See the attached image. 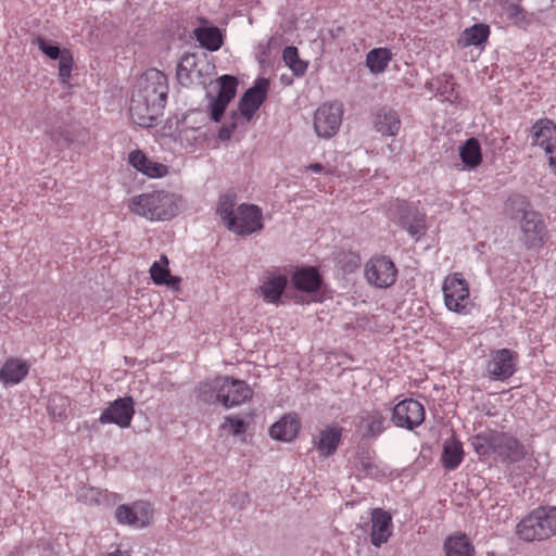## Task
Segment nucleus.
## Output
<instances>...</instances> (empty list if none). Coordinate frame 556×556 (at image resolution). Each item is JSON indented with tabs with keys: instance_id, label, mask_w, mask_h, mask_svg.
Segmentation results:
<instances>
[{
	"instance_id": "nucleus-1",
	"label": "nucleus",
	"mask_w": 556,
	"mask_h": 556,
	"mask_svg": "<svg viewBox=\"0 0 556 556\" xmlns=\"http://www.w3.org/2000/svg\"><path fill=\"white\" fill-rule=\"evenodd\" d=\"M168 93L167 77L159 70H147L138 79L130 99V115L140 127H153L162 114Z\"/></svg>"
},
{
	"instance_id": "nucleus-2",
	"label": "nucleus",
	"mask_w": 556,
	"mask_h": 556,
	"mask_svg": "<svg viewBox=\"0 0 556 556\" xmlns=\"http://www.w3.org/2000/svg\"><path fill=\"white\" fill-rule=\"evenodd\" d=\"M506 213L510 219L519 224V240L528 250H536L544 245L547 238L545 220L542 214L532 210L526 197L511 195L506 204Z\"/></svg>"
},
{
	"instance_id": "nucleus-3",
	"label": "nucleus",
	"mask_w": 556,
	"mask_h": 556,
	"mask_svg": "<svg viewBox=\"0 0 556 556\" xmlns=\"http://www.w3.org/2000/svg\"><path fill=\"white\" fill-rule=\"evenodd\" d=\"M180 200V197L173 192L159 190L134 197L128 208L150 220H167L179 213Z\"/></svg>"
},
{
	"instance_id": "nucleus-4",
	"label": "nucleus",
	"mask_w": 556,
	"mask_h": 556,
	"mask_svg": "<svg viewBox=\"0 0 556 556\" xmlns=\"http://www.w3.org/2000/svg\"><path fill=\"white\" fill-rule=\"evenodd\" d=\"M200 395L205 402H217L230 408L250 400L253 391L243 380L217 377L202 386Z\"/></svg>"
},
{
	"instance_id": "nucleus-5",
	"label": "nucleus",
	"mask_w": 556,
	"mask_h": 556,
	"mask_svg": "<svg viewBox=\"0 0 556 556\" xmlns=\"http://www.w3.org/2000/svg\"><path fill=\"white\" fill-rule=\"evenodd\" d=\"M517 535L527 542L543 541L556 535V507L533 509L516 527Z\"/></svg>"
},
{
	"instance_id": "nucleus-6",
	"label": "nucleus",
	"mask_w": 556,
	"mask_h": 556,
	"mask_svg": "<svg viewBox=\"0 0 556 556\" xmlns=\"http://www.w3.org/2000/svg\"><path fill=\"white\" fill-rule=\"evenodd\" d=\"M445 306L455 313L466 314L470 306L469 287L460 274L447 276L443 281Z\"/></svg>"
},
{
	"instance_id": "nucleus-7",
	"label": "nucleus",
	"mask_w": 556,
	"mask_h": 556,
	"mask_svg": "<svg viewBox=\"0 0 556 556\" xmlns=\"http://www.w3.org/2000/svg\"><path fill=\"white\" fill-rule=\"evenodd\" d=\"M343 106L339 102L324 103L314 114V129L318 137L329 139L334 136L342 123Z\"/></svg>"
},
{
	"instance_id": "nucleus-8",
	"label": "nucleus",
	"mask_w": 556,
	"mask_h": 556,
	"mask_svg": "<svg viewBox=\"0 0 556 556\" xmlns=\"http://www.w3.org/2000/svg\"><path fill=\"white\" fill-rule=\"evenodd\" d=\"M518 359V354L509 349L494 350L489 354L485 376L495 381L507 380L515 374Z\"/></svg>"
},
{
	"instance_id": "nucleus-9",
	"label": "nucleus",
	"mask_w": 556,
	"mask_h": 556,
	"mask_svg": "<svg viewBox=\"0 0 556 556\" xmlns=\"http://www.w3.org/2000/svg\"><path fill=\"white\" fill-rule=\"evenodd\" d=\"M396 277L397 269L387 256L371 257L365 266V278L369 285L376 288L391 287L396 281Z\"/></svg>"
},
{
	"instance_id": "nucleus-10",
	"label": "nucleus",
	"mask_w": 556,
	"mask_h": 556,
	"mask_svg": "<svg viewBox=\"0 0 556 556\" xmlns=\"http://www.w3.org/2000/svg\"><path fill=\"white\" fill-rule=\"evenodd\" d=\"M532 144L540 147L547 155L548 165L556 175V124L540 119L531 127Z\"/></svg>"
},
{
	"instance_id": "nucleus-11",
	"label": "nucleus",
	"mask_w": 556,
	"mask_h": 556,
	"mask_svg": "<svg viewBox=\"0 0 556 556\" xmlns=\"http://www.w3.org/2000/svg\"><path fill=\"white\" fill-rule=\"evenodd\" d=\"M394 219L414 238L418 239L425 232V213L420 212L414 204L396 201Z\"/></svg>"
},
{
	"instance_id": "nucleus-12",
	"label": "nucleus",
	"mask_w": 556,
	"mask_h": 556,
	"mask_svg": "<svg viewBox=\"0 0 556 556\" xmlns=\"http://www.w3.org/2000/svg\"><path fill=\"white\" fill-rule=\"evenodd\" d=\"M262 211L254 204H241L235 219H230L229 230L241 236L251 235L263 229Z\"/></svg>"
},
{
	"instance_id": "nucleus-13",
	"label": "nucleus",
	"mask_w": 556,
	"mask_h": 556,
	"mask_svg": "<svg viewBox=\"0 0 556 556\" xmlns=\"http://www.w3.org/2000/svg\"><path fill=\"white\" fill-rule=\"evenodd\" d=\"M425 420V408L416 400L407 399L397 403L392 410V421L395 426L413 430Z\"/></svg>"
},
{
	"instance_id": "nucleus-14",
	"label": "nucleus",
	"mask_w": 556,
	"mask_h": 556,
	"mask_svg": "<svg viewBox=\"0 0 556 556\" xmlns=\"http://www.w3.org/2000/svg\"><path fill=\"white\" fill-rule=\"evenodd\" d=\"M153 509L149 503L136 502L131 505H119L115 510V518L119 525L134 528H144L150 525Z\"/></svg>"
},
{
	"instance_id": "nucleus-15",
	"label": "nucleus",
	"mask_w": 556,
	"mask_h": 556,
	"mask_svg": "<svg viewBox=\"0 0 556 556\" xmlns=\"http://www.w3.org/2000/svg\"><path fill=\"white\" fill-rule=\"evenodd\" d=\"M134 406L135 403L131 396L118 397L101 413L99 421L102 425L114 424L121 428H127L135 415Z\"/></svg>"
},
{
	"instance_id": "nucleus-16",
	"label": "nucleus",
	"mask_w": 556,
	"mask_h": 556,
	"mask_svg": "<svg viewBox=\"0 0 556 556\" xmlns=\"http://www.w3.org/2000/svg\"><path fill=\"white\" fill-rule=\"evenodd\" d=\"M495 455L502 463L515 464L526 458L528 450L513 434L497 431Z\"/></svg>"
},
{
	"instance_id": "nucleus-17",
	"label": "nucleus",
	"mask_w": 556,
	"mask_h": 556,
	"mask_svg": "<svg viewBox=\"0 0 556 556\" xmlns=\"http://www.w3.org/2000/svg\"><path fill=\"white\" fill-rule=\"evenodd\" d=\"M34 43L51 60L59 59V77L63 84H67L73 67V55L70 50H61L59 46L47 41L42 37H37Z\"/></svg>"
},
{
	"instance_id": "nucleus-18",
	"label": "nucleus",
	"mask_w": 556,
	"mask_h": 556,
	"mask_svg": "<svg viewBox=\"0 0 556 556\" xmlns=\"http://www.w3.org/2000/svg\"><path fill=\"white\" fill-rule=\"evenodd\" d=\"M269 81L266 78L256 79L253 87L248 89L239 101V110L247 121H250L266 99Z\"/></svg>"
},
{
	"instance_id": "nucleus-19",
	"label": "nucleus",
	"mask_w": 556,
	"mask_h": 556,
	"mask_svg": "<svg viewBox=\"0 0 556 556\" xmlns=\"http://www.w3.org/2000/svg\"><path fill=\"white\" fill-rule=\"evenodd\" d=\"M357 418L356 429L363 439H375L386 430L387 416L378 409H364Z\"/></svg>"
},
{
	"instance_id": "nucleus-20",
	"label": "nucleus",
	"mask_w": 556,
	"mask_h": 556,
	"mask_svg": "<svg viewBox=\"0 0 556 556\" xmlns=\"http://www.w3.org/2000/svg\"><path fill=\"white\" fill-rule=\"evenodd\" d=\"M288 283V278L279 269L267 270L258 287V292L267 303H277Z\"/></svg>"
},
{
	"instance_id": "nucleus-21",
	"label": "nucleus",
	"mask_w": 556,
	"mask_h": 556,
	"mask_svg": "<svg viewBox=\"0 0 556 556\" xmlns=\"http://www.w3.org/2000/svg\"><path fill=\"white\" fill-rule=\"evenodd\" d=\"M371 521L370 541L372 545L379 547L386 543L391 535L392 519L387 511L376 508L372 510Z\"/></svg>"
},
{
	"instance_id": "nucleus-22",
	"label": "nucleus",
	"mask_w": 556,
	"mask_h": 556,
	"mask_svg": "<svg viewBox=\"0 0 556 556\" xmlns=\"http://www.w3.org/2000/svg\"><path fill=\"white\" fill-rule=\"evenodd\" d=\"M29 365L20 358H9L0 369V381L3 384H17L28 374Z\"/></svg>"
},
{
	"instance_id": "nucleus-23",
	"label": "nucleus",
	"mask_w": 556,
	"mask_h": 556,
	"mask_svg": "<svg viewBox=\"0 0 556 556\" xmlns=\"http://www.w3.org/2000/svg\"><path fill=\"white\" fill-rule=\"evenodd\" d=\"M292 283L296 290L312 293L320 288L321 277L315 268L305 267L294 271Z\"/></svg>"
},
{
	"instance_id": "nucleus-24",
	"label": "nucleus",
	"mask_w": 556,
	"mask_h": 556,
	"mask_svg": "<svg viewBox=\"0 0 556 556\" xmlns=\"http://www.w3.org/2000/svg\"><path fill=\"white\" fill-rule=\"evenodd\" d=\"M299 429V419L291 415H285L270 427L269 434L274 440L289 442L296 437Z\"/></svg>"
},
{
	"instance_id": "nucleus-25",
	"label": "nucleus",
	"mask_w": 556,
	"mask_h": 556,
	"mask_svg": "<svg viewBox=\"0 0 556 556\" xmlns=\"http://www.w3.org/2000/svg\"><path fill=\"white\" fill-rule=\"evenodd\" d=\"M463 458L464 450L462 442L455 437L445 440L441 456L443 467L447 470H455L463 462Z\"/></svg>"
},
{
	"instance_id": "nucleus-26",
	"label": "nucleus",
	"mask_w": 556,
	"mask_h": 556,
	"mask_svg": "<svg viewBox=\"0 0 556 556\" xmlns=\"http://www.w3.org/2000/svg\"><path fill=\"white\" fill-rule=\"evenodd\" d=\"M375 127L382 135L395 136L401 128L400 116L394 110L383 108L376 115Z\"/></svg>"
},
{
	"instance_id": "nucleus-27",
	"label": "nucleus",
	"mask_w": 556,
	"mask_h": 556,
	"mask_svg": "<svg viewBox=\"0 0 556 556\" xmlns=\"http://www.w3.org/2000/svg\"><path fill=\"white\" fill-rule=\"evenodd\" d=\"M151 279L156 285H166L169 288H178L180 278L172 276L168 268V258L162 254L160 261L152 264L150 268Z\"/></svg>"
},
{
	"instance_id": "nucleus-28",
	"label": "nucleus",
	"mask_w": 556,
	"mask_h": 556,
	"mask_svg": "<svg viewBox=\"0 0 556 556\" xmlns=\"http://www.w3.org/2000/svg\"><path fill=\"white\" fill-rule=\"evenodd\" d=\"M444 552L445 556H475V548L465 534L446 538Z\"/></svg>"
},
{
	"instance_id": "nucleus-29",
	"label": "nucleus",
	"mask_w": 556,
	"mask_h": 556,
	"mask_svg": "<svg viewBox=\"0 0 556 556\" xmlns=\"http://www.w3.org/2000/svg\"><path fill=\"white\" fill-rule=\"evenodd\" d=\"M340 440L341 430L337 427H331L320 432L315 445L321 456L328 457L337 451Z\"/></svg>"
},
{
	"instance_id": "nucleus-30",
	"label": "nucleus",
	"mask_w": 556,
	"mask_h": 556,
	"mask_svg": "<svg viewBox=\"0 0 556 556\" xmlns=\"http://www.w3.org/2000/svg\"><path fill=\"white\" fill-rule=\"evenodd\" d=\"M490 36V26L483 23L475 24L466 28L459 38V43L463 47L481 46Z\"/></svg>"
},
{
	"instance_id": "nucleus-31",
	"label": "nucleus",
	"mask_w": 556,
	"mask_h": 556,
	"mask_svg": "<svg viewBox=\"0 0 556 556\" xmlns=\"http://www.w3.org/2000/svg\"><path fill=\"white\" fill-rule=\"evenodd\" d=\"M459 156L465 166L469 168L477 167L482 161L479 141L476 138L468 139L459 148Z\"/></svg>"
},
{
	"instance_id": "nucleus-32",
	"label": "nucleus",
	"mask_w": 556,
	"mask_h": 556,
	"mask_svg": "<svg viewBox=\"0 0 556 556\" xmlns=\"http://www.w3.org/2000/svg\"><path fill=\"white\" fill-rule=\"evenodd\" d=\"M497 431H489L475 435L471 445L479 456H490L495 454Z\"/></svg>"
},
{
	"instance_id": "nucleus-33",
	"label": "nucleus",
	"mask_w": 556,
	"mask_h": 556,
	"mask_svg": "<svg viewBox=\"0 0 556 556\" xmlns=\"http://www.w3.org/2000/svg\"><path fill=\"white\" fill-rule=\"evenodd\" d=\"M195 36L200 45L211 51L218 50L223 45V37L217 27L198 28Z\"/></svg>"
},
{
	"instance_id": "nucleus-34",
	"label": "nucleus",
	"mask_w": 556,
	"mask_h": 556,
	"mask_svg": "<svg viewBox=\"0 0 556 556\" xmlns=\"http://www.w3.org/2000/svg\"><path fill=\"white\" fill-rule=\"evenodd\" d=\"M391 60V52L387 48H377L368 52L366 65L371 73L378 74L386 70Z\"/></svg>"
},
{
	"instance_id": "nucleus-35",
	"label": "nucleus",
	"mask_w": 556,
	"mask_h": 556,
	"mask_svg": "<svg viewBox=\"0 0 556 556\" xmlns=\"http://www.w3.org/2000/svg\"><path fill=\"white\" fill-rule=\"evenodd\" d=\"M197 66V55L192 53H185L177 65L176 76L177 80L182 86H188L192 83V73Z\"/></svg>"
},
{
	"instance_id": "nucleus-36",
	"label": "nucleus",
	"mask_w": 556,
	"mask_h": 556,
	"mask_svg": "<svg viewBox=\"0 0 556 556\" xmlns=\"http://www.w3.org/2000/svg\"><path fill=\"white\" fill-rule=\"evenodd\" d=\"M282 59L294 75L302 76L305 74L307 63L299 58V51L295 47H286L282 52Z\"/></svg>"
},
{
	"instance_id": "nucleus-37",
	"label": "nucleus",
	"mask_w": 556,
	"mask_h": 556,
	"mask_svg": "<svg viewBox=\"0 0 556 556\" xmlns=\"http://www.w3.org/2000/svg\"><path fill=\"white\" fill-rule=\"evenodd\" d=\"M236 206V195L226 193L219 198L217 214L225 222L227 228H229L230 219H235L237 215Z\"/></svg>"
},
{
	"instance_id": "nucleus-38",
	"label": "nucleus",
	"mask_w": 556,
	"mask_h": 556,
	"mask_svg": "<svg viewBox=\"0 0 556 556\" xmlns=\"http://www.w3.org/2000/svg\"><path fill=\"white\" fill-rule=\"evenodd\" d=\"M354 466L367 476H375L378 471L371 452L365 448L357 452Z\"/></svg>"
},
{
	"instance_id": "nucleus-39",
	"label": "nucleus",
	"mask_w": 556,
	"mask_h": 556,
	"mask_svg": "<svg viewBox=\"0 0 556 556\" xmlns=\"http://www.w3.org/2000/svg\"><path fill=\"white\" fill-rule=\"evenodd\" d=\"M218 84L219 90L217 97L226 100V102H230L236 96L238 86L237 78L230 75H223L218 79Z\"/></svg>"
},
{
	"instance_id": "nucleus-40",
	"label": "nucleus",
	"mask_w": 556,
	"mask_h": 556,
	"mask_svg": "<svg viewBox=\"0 0 556 556\" xmlns=\"http://www.w3.org/2000/svg\"><path fill=\"white\" fill-rule=\"evenodd\" d=\"M46 136L49 138L56 150H63L70 146L71 140L68 132L62 127L47 131Z\"/></svg>"
},
{
	"instance_id": "nucleus-41",
	"label": "nucleus",
	"mask_w": 556,
	"mask_h": 556,
	"mask_svg": "<svg viewBox=\"0 0 556 556\" xmlns=\"http://www.w3.org/2000/svg\"><path fill=\"white\" fill-rule=\"evenodd\" d=\"M141 173L151 178H161L167 174V166L149 159Z\"/></svg>"
},
{
	"instance_id": "nucleus-42",
	"label": "nucleus",
	"mask_w": 556,
	"mask_h": 556,
	"mask_svg": "<svg viewBox=\"0 0 556 556\" xmlns=\"http://www.w3.org/2000/svg\"><path fill=\"white\" fill-rule=\"evenodd\" d=\"M67 406H68V400L66 397L53 396L50 400L48 409L51 413V415L58 416V417H63V416H65Z\"/></svg>"
},
{
	"instance_id": "nucleus-43",
	"label": "nucleus",
	"mask_w": 556,
	"mask_h": 556,
	"mask_svg": "<svg viewBox=\"0 0 556 556\" xmlns=\"http://www.w3.org/2000/svg\"><path fill=\"white\" fill-rule=\"evenodd\" d=\"M228 103L229 102H226V100L218 98V97L212 99V101L210 103V112H211V117L214 122L220 121Z\"/></svg>"
},
{
	"instance_id": "nucleus-44",
	"label": "nucleus",
	"mask_w": 556,
	"mask_h": 556,
	"mask_svg": "<svg viewBox=\"0 0 556 556\" xmlns=\"http://www.w3.org/2000/svg\"><path fill=\"white\" fill-rule=\"evenodd\" d=\"M149 157L140 150L129 153V163L139 172L147 165Z\"/></svg>"
},
{
	"instance_id": "nucleus-45",
	"label": "nucleus",
	"mask_w": 556,
	"mask_h": 556,
	"mask_svg": "<svg viewBox=\"0 0 556 556\" xmlns=\"http://www.w3.org/2000/svg\"><path fill=\"white\" fill-rule=\"evenodd\" d=\"M224 427H229V430L232 434L237 435L245 430V424L240 418H233V417H226Z\"/></svg>"
},
{
	"instance_id": "nucleus-46",
	"label": "nucleus",
	"mask_w": 556,
	"mask_h": 556,
	"mask_svg": "<svg viewBox=\"0 0 556 556\" xmlns=\"http://www.w3.org/2000/svg\"><path fill=\"white\" fill-rule=\"evenodd\" d=\"M98 495L99 492L96 491L94 489H81L78 496L80 500L87 498L89 496L91 502L98 503Z\"/></svg>"
},
{
	"instance_id": "nucleus-47",
	"label": "nucleus",
	"mask_w": 556,
	"mask_h": 556,
	"mask_svg": "<svg viewBox=\"0 0 556 556\" xmlns=\"http://www.w3.org/2000/svg\"><path fill=\"white\" fill-rule=\"evenodd\" d=\"M233 129H235V124H232L230 127L223 126V127L219 129L218 137H219L222 140H228V139H230V137H231V134H232V130H233Z\"/></svg>"
},
{
	"instance_id": "nucleus-48",
	"label": "nucleus",
	"mask_w": 556,
	"mask_h": 556,
	"mask_svg": "<svg viewBox=\"0 0 556 556\" xmlns=\"http://www.w3.org/2000/svg\"><path fill=\"white\" fill-rule=\"evenodd\" d=\"M307 170H312L314 173H321L324 170V166L319 163H313V164H309L307 167H306Z\"/></svg>"
},
{
	"instance_id": "nucleus-49",
	"label": "nucleus",
	"mask_w": 556,
	"mask_h": 556,
	"mask_svg": "<svg viewBox=\"0 0 556 556\" xmlns=\"http://www.w3.org/2000/svg\"><path fill=\"white\" fill-rule=\"evenodd\" d=\"M108 556H130V555L126 551L123 552V551L116 549V551L110 553Z\"/></svg>"
},
{
	"instance_id": "nucleus-50",
	"label": "nucleus",
	"mask_w": 556,
	"mask_h": 556,
	"mask_svg": "<svg viewBox=\"0 0 556 556\" xmlns=\"http://www.w3.org/2000/svg\"><path fill=\"white\" fill-rule=\"evenodd\" d=\"M236 497L240 498L242 504L248 502V494L247 493L238 494Z\"/></svg>"
}]
</instances>
